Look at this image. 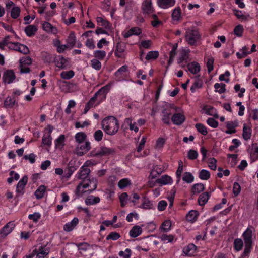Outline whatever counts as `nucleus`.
Wrapping results in <instances>:
<instances>
[{
    "label": "nucleus",
    "instance_id": "obj_22",
    "mask_svg": "<svg viewBox=\"0 0 258 258\" xmlns=\"http://www.w3.org/2000/svg\"><path fill=\"white\" fill-rule=\"evenodd\" d=\"M234 14L238 19H240L243 21H247L251 19L250 16L248 14H244L240 10H233Z\"/></svg>",
    "mask_w": 258,
    "mask_h": 258
},
{
    "label": "nucleus",
    "instance_id": "obj_46",
    "mask_svg": "<svg viewBox=\"0 0 258 258\" xmlns=\"http://www.w3.org/2000/svg\"><path fill=\"white\" fill-rule=\"evenodd\" d=\"M204 190V185L202 183L195 184L192 188V192L194 194H198Z\"/></svg>",
    "mask_w": 258,
    "mask_h": 258
},
{
    "label": "nucleus",
    "instance_id": "obj_63",
    "mask_svg": "<svg viewBox=\"0 0 258 258\" xmlns=\"http://www.w3.org/2000/svg\"><path fill=\"white\" fill-rule=\"evenodd\" d=\"M120 237V234L116 232H112L110 233L106 237V240H116Z\"/></svg>",
    "mask_w": 258,
    "mask_h": 258
},
{
    "label": "nucleus",
    "instance_id": "obj_24",
    "mask_svg": "<svg viewBox=\"0 0 258 258\" xmlns=\"http://www.w3.org/2000/svg\"><path fill=\"white\" fill-rule=\"evenodd\" d=\"M156 181L162 185L171 184L173 182L172 178L168 175H163L160 178L157 179Z\"/></svg>",
    "mask_w": 258,
    "mask_h": 258
},
{
    "label": "nucleus",
    "instance_id": "obj_9",
    "mask_svg": "<svg viewBox=\"0 0 258 258\" xmlns=\"http://www.w3.org/2000/svg\"><path fill=\"white\" fill-rule=\"evenodd\" d=\"M142 10L144 14H152L154 12L151 0H144L142 4Z\"/></svg>",
    "mask_w": 258,
    "mask_h": 258
},
{
    "label": "nucleus",
    "instance_id": "obj_48",
    "mask_svg": "<svg viewBox=\"0 0 258 258\" xmlns=\"http://www.w3.org/2000/svg\"><path fill=\"white\" fill-rule=\"evenodd\" d=\"M183 171V163L182 161L180 160L178 162V167L176 172V175L177 177V182H179L181 179V176Z\"/></svg>",
    "mask_w": 258,
    "mask_h": 258
},
{
    "label": "nucleus",
    "instance_id": "obj_33",
    "mask_svg": "<svg viewBox=\"0 0 258 258\" xmlns=\"http://www.w3.org/2000/svg\"><path fill=\"white\" fill-rule=\"evenodd\" d=\"M100 199L98 197L91 196L88 197L85 201L87 205H92L100 202Z\"/></svg>",
    "mask_w": 258,
    "mask_h": 258
},
{
    "label": "nucleus",
    "instance_id": "obj_20",
    "mask_svg": "<svg viewBox=\"0 0 258 258\" xmlns=\"http://www.w3.org/2000/svg\"><path fill=\"white\" fill-rule=\"evenodd\" d=\"M79 223V220L77 218L75 217L70 222L66 223L63 226V229L67 232L71 231L77 226Z\"/></svg>",
    "mask_w": 258,
    "mask_h": 258
},
{
    "label": "nucleus",
    "instance_id": "obj_21",
    "mask_svg": "<svg viewBox=\"0 0 258 258\" xmlns=\"http://www.w3.org/2000/svg\"><path fill=\"white\" fill-rule=\"evenodd\" d=\"M202 110L203 113L208 115L213 116L217 118L218 117L216 109L212 106L205 105L203 107Z\"/></svg>",
    "mask_w": 258,
    "mask_h": 258
},
{
    "label": "nucleus",
    "instance_id": "obj_61",
    "mask_svg": "<svg viewBox=\"0 0 258 258\" xmlns=\"http://www.w3.org/2000/svg\"><path fill=\"white\" fill-rule=\"evenodd\" d=\"M10 37L9 36H7L4 38V39L0 41V48L2 49H4L5 47L6 46H9L10 45L11 42L9 41Z\"/></svg>",
    "mask_w": 258,
    "mask_h": 258
},
{
    "label": "nucleus",
    "instance_id": "obj_49",
    "mask_svg": "<svg viewBox=\"0 0 258 258\" xmlns=\"http://www.w3.org/2000/svg\"><path fill=\"white\" fill-rule=\"evenodd\" d=\"M214 86L215 89V91L220 94L223 93L225 92L226 85L223 83H216L214 84Z\"/></svg>",
    "mask_w": 258,
    "mask_h": 258
},
{
    "label": "nucleus",
    "instance_id": "obj_30",
    "mask_svg": "<svg viewBox=\"0 0 258 258\" xmlns=\"http://www.w3.org/2000/svg\"><path fill=\"white\" fill-rule=\"evenodd\" d=\"M251 158L253 162L258 159V146L253 144L250 152Z\"/></svg>",
    "mask_w": 258,
    "mask_h": 258
},
{
    "label": "nucleus",
    "instance_id": "obj_23",
    "mask_svg": "<svg viewBox=\"0 0 258 258\" xmlns=\"http://www.w3.org/2000/svg\"><path fill=\"white\" fill-rule=\"evenodd\" d=\"M187 68L188 71L193 74H197L201 70L200 64L195 61L188 63L187 64Z\"/></svg>",
    "mask_w": 258,
    "mask_h": 258
},
{
    "label": "nucleus",
    "instance_id": "obj_7",
    "mask_svg": "<svg viewBox=\"0 0 258 258\" xmlns=\"http://www.w3.org/2000/svg\"><path fill=\"white\" fill-rule=\"evenodd\" d=\"M15 224L13 222H9L0 229V237L4 238L9 235L14 229Z\"/></svg>",
    "mask_w": 258,
    "mask_h": 258
},
{
    "label": "nucleus",
    "instance_id": "obj_51",
    "mask_svg": "<svg viewBox=\"0 0 258 258\" xmlns=\"http://www.w3.org/2000/svg\"><path fill=\"white\" fill-rule=\"evenodd\" d=\"M159 52L157 51H151L148 52L146 56L147 60L155 59L159 56Z\"/></svg>",
    "mask_w": 258,
    "mask_h": 258
},
{
    "label": "nucleus",
    "instance_id": "obj_8",
    "mask_svg": "<svg viewBox=\"0 0 258 258\" xmlns=\"http://www.w3.org/2000/svg\"><path fill=\"white\" fill-rule=\"evenodd\" d=\"M49 253V248L44 246L39 247L38 250L35 249L30 254H34V256L36 255V258H44Z\"/></svg>",
    "mask_w": 258,
    "mask_h": 258
},
{
    "label": "nucleus",
    "instance_id": "obj_15",
    "mask_svg": "<svg viewBox=\"0 0 258 258\" xmlns=\"http://www.w3.org/2000/svg\"><path fill=\"white\" fill-rule=\"evenodd\" d=\"M185 118L183 114L181 113H175L171 117V120L173 124L179 125L185 121Z\"/></svg>",
    "mask_w": 258,
    "mask_h": 258
},
{
    "label": "nucleus",
    "instance_id": "obj_39",
    "mask_svg": "<svg viewBox=\"0 0 258 258\" xmlns=\"http://www.w3.org/2000/svg\"><path fill=\"white\" fill-rule=\"evenodd\" d=\"M76 38L75 33L71 32L67 39V45L70 47L72 48L76 44Z\"/></svg>",
    "mask_w": 258,
    "mask_h": 258
},
{
    "label": "nucleus",
    "instance_id": "obj_54",
    "mask_svg": "<svg viewBox=\"0 0 258 258\" xmlns=\"http://www.w3.org/2000/svg\"><path fill=\"white\" fill-rule=\"evenodd\" d=\"M143 209H151L153 207V205L151 201H150L148 199H144L142 206H141Z\"/></svg>",
    "mask_w": 258,
    "mask_h": 258
},
{
    "label": "nucleus",
    "instance_id": "obj_2",
    "mask_svg": "<svg viewBox=\"0 0 258 258\" xmlns=\"http://www.w3.org/2000/svg\"><path fill=\"white\" fill-rule=\"evenodd\" d=\"M109 90L110 86L109 85H106L102 87L95 93L94 96L90 99L87 103L92 106V107L97 106L105 99L106 94Z\"/></svg>",
    "mask_w": 258,
    "mask_h": 258
},
{
    "label": "nucleus",
    "instance_id": "obj_4",
    "mask_svg": "<svg viewBox=\"0 0 258 258\" xmlns=\"http://www.w3.org/2000/svg\"><path fill=\"white\" fill-rule=\"evenodd\" d=\"M200 38L201 35L197 30L188 29L186 30L185 38L189 45H196Z\"/></svg>",
    "mask_w": 258,
    "mask_h": 258
},
{
    "label": "nucleus",
    "instance_id": "obj_18",
    "mask_svg": "<svg viewBox=\"0 0 258 258\" xmlns=\"http://www.w3.org/2000/svg\"><path fill=\"white\" fill-rule=\"evenodd\" d=\"M88 180L89 179L83 180V181L78 185L76 189L77 195H82L86 191L85 190V189L89 188V182H88Z\"/></svg>",
    "mask_w": 258,
    "mask_h": 258
},
{
    "label": "nucleus",
    "instance_id": "obj_25",
    "mask_svg": "<svg viewBox=\"0 0 258 258\" xmlns=\"http://www.w3.org/2000/svg\"><path fill=\"white\" fill-rule=\"evenodd\" d=\"M142 228L138 225L134 226L130 231L129 234L131 237L135 238L141 234Z\"/></svg>",
    "mask_w": 258,
    "mask_h": 258
},
{
    "label": "nucleus",
    "instance_id": "obj_14",
    "mask_svg": "<svg viewBox=\"0 0 258 258\" xmlns=\"http://www.w3.org/2000/svg\"><path fill=\"white\" fill-rule=\"evenodd\" d=\"M28 181V177L24 176L18 182L16 192L18 194L23 195L24 193V188Z\"/></svg>",
    "mask_w": 258,
    "mask_h": 258
},
{
    "label": "nucleus",
    "instance_id": "obj_1",
    "mask_svg": "<svg viewBox=\"0 0 258 258\" xmlns=\"http://www.w3.org/2000/svg\"><path fill=\"white\" fill-rule=\"evenodd\" d=\"M104 131L109 135H114L117 133L119 129L118 120L113 116L105 118L101 123Z\"/></svg>",
    "mask_w": 258,
    "mask_h": 258
},
{
    "label": "nucleus",
    "instance_id": "obj_57",
    "mask_svg": "<svg viewBox=\"0 0 258 258\" xmlns=\"http://www.w3.org/2000/svg\"><path fill=\"white\" fill-rule=\"evenodd\" d=\"M20 9L18 7H14L11 11V16L13 19H17L20 15Z\"/></svg>",
    "mask_w": 258,
    "mask_h": 258
},
{
    "label": "nucleus",
    "instance_id": "obj_47",
    "mask_svg": "<svg viewBox=\"0 0 258 258\" xmlns=\"http://www.w3.org/2000/svg\"><path fill=\"white\" fill-rule=\"evenodd\" d=\"M86 137V135L83 132L77 133L75 136L76 142L79 144L83 143Z\"/></svg>",
    "mask_w": 258,
    "mask_h": 258
},
{
    "label": "nucleus",
    "instance_id": "obj_40",
    "mask_svg": "<svg viewBox=\"0 0 258 258\" xmlns=\"http://www.w3.org/2000/svg\"><path fill=\"white\" fill-rule=\"evenodd\" d=\"M133 119L132 118H126L124 120V122L128 125L129 128L132 131H134L136 133L139 131L138 127L136 125V123L135 122H133Z\"/></svg>",
    "mask_w": 258,
    "mask_h": 258
},
{
    "label": "nucleus",
    "instance_id": "obj_41",
    "mask_svg": "<svg viewBox=\"0 0 258 258\" xmlns=\"http://www.w3.org/2000/svg\"><path fill=\"white\" fill-rule=\"evenodd\" d=\"M159 238L164 243H170L172 242L174 238L173 235H167L163 234L159 237Z\"/></svg>",
    "mask_w": 258,
    "mask_h": 258
},
{
    "label": "nucleus",
    "instance_id": "obj_55",
    "mask_svg": "<svg viewBox=\"0 0 258 258\" xmlns=\"http://www.w3.org/2000/svg\"><path fill=\"white\" fill-rule=\"evenodd\" d=\"M197 131L203 135H206L208 133L206 127L201 123H197L195 125Z\"/></svg>",
    "mask_w": 258,
    "mask_h": 258
},
{
    "label": "nucleus",
    "instance_id": "obj_5",
    "mask_svg": "<svg viewBox=\"0 0 258 258\" xmlns=\"http://www.w3.org/2000/svg\"><path fill=\"white\" fill-rule=\"evenodd\" d=\"M53 127L51 125H48L44 130V133L42 139V144L46 148H49L52 144V137L51 134L53 130Z\"/></svg>",
    "mask_w": 258,
    "mask_h": 258
},
{
    "label": "nucleus",
    "instance_id": "obj_27",
    "mask_svg": "<svg viewBox=\"0 0 258 258\" xmlns=\"http://www.w3.org/2000/svg\"><path fill=\"white\" fill-rule=\"evenodd\" d=\"M171 114V112L167 110V109H164L162 111V120L164 123L166 124H170V118Z\"/></svg>",
    "mask_w": 258,
    "mask_h": 258
},
{
    "label": "nucleus",
    "instance_id": "obj_34",
    "mask_svg": "<svg viewBox=\"0 0 258 258\" xmlns=\"http://www.w3.org/2000/svg\"><path fill=\"white\" fill-rule=\"evenodd\" d=\"M171 222L169 220H165L163 222L160 227V229L163 232H168L171 230Z\"/></svg>",
    "mask_w": 258,
    "mask_h": 258
},
{
    "label": "nucleus",
    "instance_id": "obj_17",
    "mask_svg": "<svg viewBox=\"0 0 258 258\" xmlns=\"http://www.w3.org/2000/svg\"><path fill=\"white\" fill-rule=\"evenodd\" d=\"M90 173L89 168L85 167V166H82L77 174V178L79 179L84 180Z\"/></svg>",
    "mask_w": 258,
    "mask_h": 258
},
{
    "label": "nucleus",
    "instance_id": "obj_43",
    "mask_svg": "<svg viewBox=\"0 0 258 258\" xmlns=\"http://www.w3.org/2000/svg\"><path fill=\"white\" fill-rule=\"evenodd\" d=\"M243 138L245 140H248L250 139L251 136V130L250 127L244 125L243 128Z\"/></svg>",
    "mask_w": 258,
    "mask_h": 258
},
{
    "label": "nucleus",
    "instance_id": "obj_3",
    "mask_svg": "<svg viewBox=\"0 0 258 258\" xmlns=\"http://www.w3.org/2000/svg\"><path fill=\"white\" fill-rule=\"evenodd\" d=\"M114 153V149L105 146H101L92 150L87 156L89 157H102L112 155Z\"/></svg>",
    "mask_w": 258,
    "mask_h": 258
},
{
    "label": "nucleus",
    "instance_id": "obj_32",
    "mask_svg": "<svg viewBox=\"0 0 258 258\" xmlns=\"http://www.w3.org/2000/svg\"><path fill=\"white\" fill-rule=\"evenodd\" d=\"M16 103V100L11 96H8L5 99L4 102V106L6 108H12Z\"/></svg>",
    "mask_w": 258,
    "mask_h": 258
},
{
    "label": "nucleus",
    "instance_id": "obj_64",
    "mask_svg": "<svg viewBox=\"0 0 258 258\" xmlns=\"http://www.w3.org/2000/svg\"><path fill=\"white\" fill-rule=\"evenodd\" d=\"M120 257L122 258H130L131 255V250L129 248H126L124 251H120L118 253Z\"/></svg>",
    "mask_w": 258,
    "mask_h": 258
},
{
    "label": "nucleus",
    "instance_id": "obj_10",
    "mask_svg": "<svg viewBox=\"0 0 258 258\" xmlns=\"http://www.w3.org/2000/svg\"><path fill=\"white\" fill-rule=\"evenodd\" d=\"M16 79V76L13 70H7L3 75V80L5 84H9L13 82Z\"/></svg>",
    "mask_w": 258,
    "mask_h": 258
},
{
    "label": "nucleus",
    "instance_id": "obj_59",
    "mask_svg": "<svg viewBox=\"0 0 258 258\" xmlns=\"http://www.w3.org/2000/svg\"><path fill=\"white\" fill-rule=\"evenodd\" d=\"M106 53L103 50H96L94 52V56L98 59L102 60L106 56Z\"/></svg>",
    "mask_w": 258,
    "mask_h": 258
},
{
    "label": "nucleus",
    "instance_id": "obj_13",
    "mask_svg": "<svg viewBox=\"0 0 258 258\" xmlns=\"http://www.w3.org/2000/svg\"><path fill=\"white\" fill-rule=\"evenodd\" d=\"M176 3V0H157V6L163 9H167L173 7Z\"/></svg>",
    "mask_w": 258,
    "mask_h": 258
},
{
    "label": "nucleus",
    "instance_id": "obj_28",
    "mask_svg": "<svg viewBox=\"0 0 258 258\" xmlns=\"http://www.w3.org/2000/svg\"><path fill=\"white\" fill-rule=\"evenodd\" d=\"M127 71V66H122L115 73V75L118 78V80H121L124 77V73Z\"/></svg>",
    "mask_w": 258,
    "mask_h": 258
},
{
    "label": "nucleus",
    "instance_id": "obj_16",
    "mask_svg": "<svg viewBox=\"0 0 258 258\" xmlns=\"http://www.w3.org/2000/svg\"><path fill=\"white\" fill-rule=\"evenodd\" d=\"M253 230L252 227H248L243 233L245 243L252 244V236Z\"/></svg>",
    "mask_w": 258,
    "mask_h": 258
},
{
    "label": "nucleus",
    "instance_id": "obj_50",
    "mask_svg": "<svg viewBox=\"0 0 258 258\" xmlns=\"http://www.w3.org/2000/svg\"><path fill=\"white\" fill-rule=\"evenodd\" d=\"M75 73L72 70L69 71H63L60 74V76L62 78L66 80L70 79L74 77Z\"/></svg>",
    "mask_w": 258,
    "mask_h": 258
},
{
    "label": "nucleus",
    "instance_id": "obj_60",
    "mask_svg": "<svg viewBox=\"0 0 258 258\" xmlns=\"http://www.w3.org/2000/svg\"><path fill=\"white\" fill-rule=\"evenodd\" d=\"M234 248L237 251L240 250L243 245V242L242 239L240 238H237L234 240Z\"/></svg>",
    "mask_w": 258,
    "mask_h": 258
},
{
    "label": "nucleus",
    "instance_id": "obj_11",
    "mask_svg": "<svg viewBox=\"0 0 258 258\" xmlns=\"http://www.w3.org/2000/svg\"><path fill=\"white\" fill-rule=\"evenodd\" d=\"M55 66L60 69H64L69 66V61L61 55H58L54 58Z\"/></svg>",
    "mask_w": 258,
    "mask_h": 258
},
{
    "label": "nucleus",
    "instance_id": "obj_53",
    "mask_svg": "<svg viewBox=\"0 0 258 258\" xmlns=\"http://www.w3.org/2000/svg\"><path fill=\"white\" fill-rule=\"evenodd\" d=\"M182 180L186 183H191L194 181V177L190 172H185L183 174Z\"/></svg>",
    "mask_w": 258,
    "mask_h": 258
},
{
    "label": "nucleus",
    "instance_id": "obj_44",
    "mask_svg": "<svg viewBox=\"0 0 258 258\" xmlns=\"http://www.w3.org/2000/svg\"><path fill=\"white\" fill-rule=\"evenodd\" d=\"M198 216V213L196 210H191L186 215V219L190 222L195 221Z\"/></svg>",
    "mask_w": 258,
    "mask_h": 258
},
{
    "label": "nucleus",
    "instance_id": "obj_19",
    "mask_svg": "<svg viewBox=\"0 0 258 258\" xmlns=\"http://www.w3.org/2000/svg\"><path fill=\"white\" fill-rule=\"evenodd\" d=\"M197 246L194 244H189L183 249V253L187 256H192L196 252Z\"/></svg>",
    "mask_w": 258,
    "mask_h": 258
},
{
    "label": "nucleus",
    "instance_id": "obj_36",
    "mask_svg": "<svg viewBox=\"0 0 258 258\" xmlns=\"http://www.w3.org/2000/svg\"><path fill=\"white\" fill-rule=\"evenodd\" d=\"M172 18L173 20L178 21L181 18V9L179 7H176L172 14Z\"/></svg>",
    "mask_w": 258,
    "mask_h": 258
},
{
    "label": "nucleus",
    "instance_id": "obj_38",
    "mask_svg": "<svg viewBox=\"0 0 258 258\" xmlns=\"http://www.w3.org/2000/svg\"><path fill=\"white\" fill-rule=\"evenodd\" d=\"M75 245L77 247L78 250L81 254L90 248V245L86 242L76 243Z\"/></svg>",
    "mask_w": 258,
    "mask_h": 258
},
{
    "label": "nucleus",
    "instance_id": "obj_62",
    "mask_svg": "<svg viewBox=\"0 0 258 258\" xmlns=\"http://www.w3.org/2000/svg\"><path fill=\"white\" fill-rule=\"evenodd\" d=\"M41 218V214L39 212H35L28 215V218L34 222H37Z\"/></svg>",
    "mask_w": 258,
    "mask_h": 258
},
{
    "label": "nucleus",
    "instance_id": "obj_35",
    "mask_svg": "<svg viewBox=\"0 0 258 258\" xmlns=\"http://www.w3.org/2000/svg\"><path fill=\"white\" fill-rule=\"evenodd\" d=\"M96 21L106 29H109L111 27L110 23L103 17H97Z\"/></svg>",
    "mask_w": 258,
    "mask_h": 258
},
{
    "label": "nucleus",
    "instance_id": "obj_37",
    "mask_svg": "<svg viewBox=\"0 0 258 258\" xmlns=\"http://www.w3.org/2000/svg\"><path fill=\"white\" fill-rule=\"evenodd\" d=\"M46 191V187L44 185L40 186L35 192V196L37 199H40L43 197Z\"/></svg>",
    "mask_w": 258,
    "mask_h": 258
},
{
    "label": "nucleus",
    "instance_id": "obj_56",
    "mask_svg": "<svg viewBox=\"0 0 258 258\" xmlns=\"http://www.w3.org/2000/svg\"><path fill=\"white\" fill-rule=\"evenodd\" d=\"M199 177L201 179L208 180L210 177V173L208 170L203 169L200 171Z\"/></svg>",
    "mask_w": 258,
    "mask_h": 258
},
{
    "label": "nucleus",
    "instance_id": "obj_45",
    "mask_svg": "<svg viewBox=\"0 0 258 258\" xmlns=\"http://www.w3.org/2000/svg\"><path fill=\"white\" fill-rule=\"evenodd\" d=\"M202 81L199 78H197L193 85L191 86L190 90L192 92H195L197 89L201 88L202 87Z\"/></svg>",
    "mask_w": 258,
    "mask_h": 258
},
{
    "label": "nucleus",
    "instance_id": "obj_31",
    "mask_svg": "<svg viewBox=\"0 0 258 258\" xmlns=\"http://www.w3.org/2000/svg\"><path fill=\"white\" fill-rule=\"evenodd\" d=\"M131 181L129 178H124L119 181L118 182V186L120 189H122L131 185Z\"/></svg>",
    "mask_w": 258,
    "mask_h": 258
},
{
    "label": "nucleus",
    "instance_id": "obj_58",
    "mask_svg": "<svg viewBox=\"0 0 258 258\" xmlns=\"http://www.w3.org/2000/svg\"><path fill=\"white\" fill-rule=\"evenodd\" d=\"M65 137L63 135H60L55 140V145L56 148H59L63 145Z\"/></svg>",
    "mask_w": 258,
    "mask_h": 258
},
{
    "label": "nucleus",
    "instance_id": "obj_29",
    "mask_svg": "<svg viewBox=\"0 0 258 258\" xmlns=\"http://www.w3.org/2000/svg\"><path fill=\"white\" fill-rule=\"evenodd\" d=\"M37 31V27L33 25H29L27 26L25 29V32L26 35L29 37L33 36Z\"/></svg>",
    "mask_w": 258,
    "mask_h": 258
},
{
    "label": "nucleus",
    "instance_id": "obj_6",
    "mask_svg": "<svg viewBox=\"0 0 258 258\" xmlns=\"http://www.w3.org/2000/svg\"><path fill=\"white\" fill-rule=\"evenodd\" d=\"M126 45L123 43L118 42L117 43L114 55L116 57L121 58H124L126 55Z\"/></svg>",
    "mask_w": 258,
    "mask_h": 258
},
{
    "label": "nucleus",
    "instance_id": "obj_52",
    "mask_svg": "<svg viewBox=\"0 0 258 258\" xmlns=\"http://www.w3.org/2000/svg\"><path fill=\"white\" fill-rule=\"evenodd\" d=\"M241 53L237 52L236 56L238 58H242L245 57L247 54H250V52L248 51V48L246 46H244L241 49Z\"/></svg>",
    "mask_w": 258,
    "mask_h": 258
},
{
    "label": "nucleus",
    "instance_id": "obj_42",
    "mask_svg": "<svg viewBox=\"0 0 258 258\" xmlns=\"http://www.w3.org/2000/svg\"><path fill=\"white\" fill-rule=\"evenodd\" d=\"M209 198V195L208 192L201 194L198 198L199 204L201 206L204 205L207 202Z\"/></svg>",
    "mask_w": 258,
    "mask_h": 258
},
{
    "label": "nucleus",
    "instance_id": "obj_12",
    "mask_svg": "<svg viewBox=\"0 0 258 258\" xmlns=\"http://www.w3.org/2000/svg\"><path fill=\"white\" fill-rule=\"evenodd\" d=\"M90 149L91 143L89 141H86L84 145H78L77 147V154L78 156H82Z\"/></svg>",
    "mask_w": 258,
    "mask_h": 258
},
{
    "label": "nucleus",
    "instance_id": "obj_26",
    "mask_svg": "<svg viewBox=\"0 0 258 258\" xmlns=\"http://www.w3.org/2000/svg\"><path fill=\"white\" fill-rule=\"evenodd\" d=\"M43 29L46 32L52 33L53 34H56L57 32V29L56 28L53 27L50 23L47 22L43 23Z\"/></svg>",
    "mask_w": 258,
    "mask_h": 258
}]
</instances>
